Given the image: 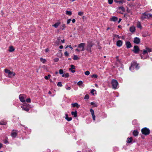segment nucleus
I'll use <instances>...</instances> for the list:
<instances>
[{
    "label": "nucleus",
    "instance_id": "f257e3e1",
    "mask_svg": "<svg viewBox=\"0 0 152 152\" xmlns=\"http://www.w3.org/2000/svg\"><path fill=\"white\" fill-rule=\"evenodd\" d=\"M94 44L91 42H89L88 43L86 46V49L88 52L89 53L91 52V48L93 45Z\"/></svg>",
    "mask_w": 152,
    "mask_h": 152
},
{
    "label": "nucleus",
    "instance_id": "f03ea898",
    "mask_svg": "<svg viewBox=\"0 0 152 152\" xmlns=\"http://www.w3.org/2000/svg\"><path fill=\"white\" fill-rule=\"evenodd\" d=\"M139 64H137V63L135 61L132 62L131 64V66L129 68V69L131 70V69L133 67L135 66L136 69H138L139 68Z\"/></svg>",
    "mask_w": 152,
    "mask_h": 152
},
{
    "label": "nucleus",
    "instance_id": "7ed1b4c3",
    "mask_svg": "<svg viewBox=\"0 0 152 152\" xmlns=\"http://www.w3.org/2000/svg\"><path fill=\"white\" fill-rule=\"evenodd\" d=\"M111 84L113 88L115 89L117 87L118 84L117 81L114 79H113L111 81Z\"/></svg>",
    "mask_w": 152,
    "mask_h": 152
},
{
    "label": "nucleus",
    "instance_id": "20e7f679",
    "mask_svg": "<svg viewBox=\"0 0 152 152\" xmlns=\"http://www.w3.org/2000/svg\"><path fill=\"white\" fill-rule=\"evenodd\" d=\"M140 50L139 47L137 45L134 46V49L132 50V51L136 54L138 53Z\"/></svg>",
    "mask_w": 152,
    "mask_h": 152
},
{
    "label": "nucleus",
    "instance_id": "39448f33",
    "mask_svg": "<svg viewBox=\"0 0 152 152\" xmlns=\"http://www.w3.org/2000/svg\"><path fill=\"white\" fill-rule=\"evenodd\" d=\"M143 134L145 135H148L150 133V130L148 128H143Z\"/></svg>",
    "mask_w": 152,
    "mask_h": 152
},
{
    "label": "nucleus",
    "instance_id": "423d86ee",
    "mask_svg": "<svg viewBox=\"0 0 152 152\" xmlns=\"http://www.w3.org/2000/svg\"><path fill=\"white\" fill-rule=\"evenodd\" d=\"M85 46V43H81L79 44L77 46L78 48H79L81 49L80 50L81 51H83L85 50L84 47Z\"/></svg>",
    "mask_w": 152,
    "mask_h": 152
},
{
    "label": "nucleus",
    "instance_id": "0eeeda50",
    "mask_svg": "<svg viewBox=\"0 0 152 152\" xmlns=\"http://www.w3.org/2000/svg\"><path fill=\"white\" fill-rule=\"evenodd\" d=\"M4 71L6 73H8L9 75H11V74H12L13 76H15V72H11L10 70L7 69H5Z\"/></svg>",
    "mask_w": 152,
    "mask_h": 152
},
{
    "label": "nucleus",
    "instance_id": "6e6552de",
    "mask_svg": "<svg viewBox=\"0 0 152 152\" xmlns=\"http://www.w3.org/2000/svg\"><path fill=\"white\" fill-rule=\"evenodd\" d=\"M11 136L13 137H15L17 136V132L16 130H13L11 134Z\"/></svg>",
    "mask_w": 152,
    "mask_h": 152
},
{
    "label": "nucleus",
    "instance_id": "1a4fd4ad",
    "mask_svg": "<svg viewBox=\"0 0 152 152\" xmlns=\"http://www.w3.org/2000/svg\"><path fill=\"white\" fill-rule=\"evenodd\" d=\"M140 39L139 38L137 37L134 38L133 41L134 43L137 44H139L140 42Z\"/></svg>",
    "mask_w": 152,
    "mask_h": 152
},
{
    "label": "nucleus",
    "instance_id": "9d476101",
    "mask_svg": "<svg viewBox=\"0 0 152 152\" xmlns=\"http://www.w3.org/2000/svg\"><path fill=\"white\" fill-rule=\"evenodd\" d=\"M152 17V15L151 14H146L145 13L143 14V17H144L145 18H149Z\"/></svg>",
    "mask_w": 152,
    "mask_h": 152
},
{
    "label": "nucleus",
    "instance_id": "9b49d317",
    "mask_svg": "<svg viewBox=\"0 0 152 152\" xmlns=\"http://www.w3.org/2000/svg\"><path fill=\"white\" fill-rule=\"evenodd\" d=\"M151 51V50L148 48H146L145 50L143 51V54L147 53L148 52Z\"/></svg>",
    "mask_w": 152,
    "mask_h": 152
},
{
    "label": "nucleus",
    "instance_id": "f8f14e48",
    "mask_svg": "<svg viewBox=\"0 0 152 152\" xmlns=\"http://www.w3.org/2000/svg\"><path fill=\"white\" fill-rule=\"evenodd\" d=\"M126 45L127 48H129L132 47L131 44L129 41L127 42H126Z\"/></svg>",
    "mask_w": 152,
    "mask_h": 152
},
{
    "label": "nucleus",
    "instance_id": "ddd939ff",
    "mask_svg": "<svg viewBox=\"0 0 152 152\" xmlns=\"http://www.w3.org/2000/svg\"><path fill=\"white\" fill-rule=\"evenodd\" d=\"M122 42L121 40H118L116 42V45L117 46L120 47L122 45Z\"/></svg>",
    "mask_w": 152,
    "mask_h": 152
},
{
    "label": "nucleus",
    "instance_id": "4468645a",
    "mask_svg": "<svg viewBox=\"0 0 152 152\" xmlns=\"http://www.w3.org/2000/svg\"><path fill=\"white\" fill-rule=\"evenodd\" d=\"M118 18L117 17L113 16L112 17L110 20L111 21H116L118 20Z\"/></svg>",
    "mask_w": 152,
    "mask_h": 152
},
{
    "label": "nucleus",
    "instance_id": "2eb2a0df",
    "mask_svg": "<svg viewBox=\"0 0 152 152\" xmlns=\"http://www.w3.org/2000/svg\"><path fill=\"white\" fill-rule=\"evenodd\" d=\"M9 51L10 52H13L14 51L15 49L12 46H10L9 47Z\"/></svg>",
    "mask_w": 152,
    "mask_h": 152
},
{
    "label": "nucleus",
    "instance_id": "dca6fc26",
    "mask_svg": "<svg viewBox=\"0 0 152 152\" xmlns=\"http://www.w3.org/2000/svg\"><path fill=\"white\" fill-rule=\"evenodd\" d=\"M21 107L22 108L23 110L26 111L27 112L29 110V108L26 106H21Z\"/></svg>",
    "mask_w": 152,
    "mask_h": 152
},
{
    "label": "nucleus",
    "instance_id": "f3484780",
    "mask_svg": "<svg viewBox=\"0 0 152 152\" xmlns=\"http://www.w3.org/2000/svg\"><path fill=\"white\" fill-rule=\"evenodd\" d=\"M114 1L116 3H118L119 4H121L123 3L124 2V1L123 0H121L120 1H118L117 0H114Z\"/></svg>",
    "mask_w": 152,
    "mask_h": 152
},
{
    "label": "nucleus",
    "instance_id": "a211bd4d",
    "mask_svg": "<svg viewBox=\"0 0 152 152\" xmlns=\"http://www.w3.org/2000/svg\"><path fill=\"white\" fill-rule=\"evenodd\" d=\"M65 116V119L66 120L68 121H69L72 120V117H68V114H66Z\"/></svg>",
    "mask_w": 152,
    "mask_h": 152
},
{
    "label": "nucleus",
    "instance_id": "6ab92c4d",
    "mask_svg": "<svg viewBox=\"0 0 152 152\" xmlns=\"http://www.w3.org/2000/svg\"><path fill=\"white\" fill-rule=\"evenodd\" d=\"M72 105L73 107H76L77 108H78L80 107V105H79L77 103L72 104Z\"/></svg>",
    "mask_w": 152,
    "mask_h": 152
},
{
    "label": "nucleus",
    "instance_id": "aec40b11",
    "mask_svg": "<svg viewBox=\"0 0 152 152\" xmlns=\"http://www.w3.org/2000/svg\"><path fill=\"white\" fill-rule=\"evenodd\" d=\"M139 133L137 131L134 130L133 132V134L134 136H137L138 134Z\"/></svg>",
    "mask_w": 152,
    "mask_h": 152
},
{
    "label": "nucleus",
    "instance_id": "412c9836",
    "mask_svg": "<svg viewBox=\"0 0 152 152\" xmlns=\"http://www.w3.org/2000/svg\"><path fill=\"white\" fill-rule=\"evenodd\" d=\"M60 22H58L55 23L52 26L56 28H57L60 25Z\"/></svg>",
    "mask_w": 152,
    "mask_h": 152
},
{
    "label": "nucleus",
    "instance_id": "4be33fe9",
    "mask_svg": "<svg viewBox=\"0 0 152 152\" xmlns=\"http://www.w3.org/2000/svg\"><path fill=\"white\" fill-rule=\"evenodd\" d=\"M135 30V28L134 26H132L130 28V31L131 32H134Z\"/></svg>",
    "mask_w": 152,
    "mask_h": 152
},
{
    "label": "nucleus",
    "instance_id": "5701e85b",
    "mask_svg": "<svg viewBox=\"0 0 152 152\" xmlns=\"http://www.w3.org/2000/svg\"><path fill=\"white\" fill-rule=\"evenodd\" d=\"M60 39L59 38H58L57 40L56 41L55 43V45L56 46H58L59 44V43L60 42Z\"/></svg>",
    "mask_w": 152,
    "mask_h": 152
},
{
    "label": "nucleus",
    "instance_id": "b1692460",
    "mask_svg": "<svg viewBox=\"0 0 152 152\" xmlns=\"http://www.w3.org/2000/svg\"><path fill=\"white\" fill-rule=\"evenodd\" d=\"M71 114L72 115H74L75 117H76L77 116V112L76 110L75 112L72 111L71 112Z\"/></svg>",
    "mask_w": 152,
    "mask_h": 152
},
{
    "label": "nucleus",
    "instance_id": "393cba45",
    "mask_svg": "<svg viewBox=\"0 0 152 152\" xmlns=\"http://www.w3.org/2000/svg\"><path fill=\"white\" fill-rule=\"evenodd\" d=\"M19 99H20V101L22 102H25V100L24 99V97L21 95H20L19 96Z\"/></svg>",
    "mask_w": 152,
    "mask_h": 152
},
{
    "label": "nucleus",
    "instance_id": "a878e982",
    "mask_svg": "<svg viewBox=\"0 0 152 152\" xmlns=\"http://www.w3.org/2000/svg\"><path fill=\"white\" fill-rule=\"evenodd\" d=\"M127 140V142L128 143H130L132 142L133 139L132 137H130V138H128Z\"/></svg>",
    "mask_w": 152,
    "mask_h": 152
},
{
    "label": "nucleus",
    "instance_id": "bb28decb",
    "mask_svg": "<svg viewBox=\"0 0 152 152\" xmlns=\"http://www.w3.org/2000/svg\"><path fill=\"white\" fill-rule=\"evenodd\" d=\"M71 67L69 69V70L71 71L72 70L75 69V66L73 65H70Z\"/></svg>",
    "mask_w": 152,
    "mask_h": 152
},
{
    "label": "nucleus",
    "instance_id": "cd10ccee",
    "mask_svg": "<svg viewBox=\"0 0 152 152\" xmlns=\"http://www.w3.org/2000/svg\"><path fill=\"white\" fill-rule=\"evenodd\" d=\"M66 15L70 16L72 14V12L71 11H68V10H66Z\"/></svg>",
    "mask_w": 152,
    "mask_h": 152
},
{
    "label": "nucleus",
    "instance_id": "c85d7f7f",
    "mask_svg": "<svg viewBox=\"0 0 152 152\" xmlns=\"http://www.w3.org/2000/svg\"><path fill=\"white\" fill-rule=\"evenodd\" d=\"M7 122L6 121H1L0 122V125H6L7 124Z\"/></svg>",
    "mask_w": 152,
    "mask_h": 152
},
{
    "label": "nucleus",
    "instance_id": "c756f323",
    "mask_svg": "<svg viewBox=\"0 0 152 152\" xmlns=\"http://www.w3.org/2000/svg\"><path fill=\"white\" fill-rule=\"evenodd\" d=\"M66 28V26H65V25L64 24H63L60 27V28L62 29V30H64L65 28Z\"/></svg>",
    "mask_w": 152,
    "mask_h": 152
},
{
    "label": "nucleus",
    "instance_id": "7c9ffc66",
    "mask_svg": "<svg viewBox=\"0 0 152 152\" xmlns=\"http://www.w3.org/2000/svg\"><path fill=\"white\" fill-rule=\"evenodd\" d=\"M69 76L68 73H66L65 74H63L62 75V77H68Z\"/></svg>",
    "mask_w": 152,
    "mask_h": 152
},
{
    "label": "nucleus",
    "instance_id": "2f4dec72",
    "mask_svg": "<svg viewBox=\"0 0 152 152\" xmlns=\"http://www.w3.org/2000/svg\"><path fill=\"white\" fill-rule=\"evenodd\" d=\"M137 26L138 28H140L141 29L142 26L141 25L140 22H137Z\"/></svg>",
    "mask_w": 152,
    "mask_h": 152
},
{
    "label": "nucleus",
    "instance_id": "473e14b6",
    "mask_svg": "<svg viewBox=\"0 0 152 152\" xmlns=\"http://www.w3.org/2000/svg\"><path fill=\"white\" fill-rule=\"evenodd\" d=\"M40 61L43 63H45L46 61V60L45 59H43L42 58H40Z\"/></svg>",
    "mask_w": 152,
    "mask_h": 152
},
{
    "label": "nucleus",
    "instance_id": "72a5a7b5",
    "mask_svg": "<svg viewBox=\"0 0 152 152\" xmlns=\"http://www.w3.org/2000/svg\"><path fill=\"white\" fill-rule=\"evenodd\" d=\"M73 59L74 60H77L79 59L80 58L78 57L76 55H74V56Z\"/></svg>",
    "mask_w": 152,
    "mask_h": 152
},
{
    "label": "nucleus",
    "instance_id": "f704fd0d",
    "mask_svg": "<svg viewBox=\"0 0 152 152\" xmlns=\"http://www.w3.org/2000/svg\"><path fill=\"white\" fill-rule=\"evenodd\" d=\"M57 85L58 86L61 87L62 86L61 82H58L57 84Z\"/></svg>",
    "mask_w": 152,
    "mask_h": 152
},
{
    "label": "nucleus",
    "instance_id": "c9c22d12",
    "mask_svg": "<svg viewBox=\"0 0 152 152\" xmlns=\"http://www.w3.org/2000/svg\"><path fill=\"white\" fill-rule=\"evenodd\" d=\"M119 9L121 10L122 11H125V9L124 7H120L118 8Z\"/></svg>",
    "mask_w": 152,
    "mask_h": 152
},
{
    "label": "nucleus",
    "instance_id": "e433bc0d",
    "mask_svg": "<svg viewBox=\"0 0 152 152\" xmlns=\"http://www.w3.org/2000/svg\"><path fill=\"white\" fill-rule=\"evenodd\" d=\"M83 82L81 81H80L77 83V84L78 86H80L82 85L83 84Z\"/></svg>",
    "mask_w": 152,
    "mask_h": 152
},
{
    "label": "nucleus",
    "instance_id": "4c0bfd02",
    "mask_svg": "<svg viewBox=\"0 0 152 152\" xmlns=\"http://www.w3.org/2000/svg\"><path fill=\"white\" fill-rule=\"evenodd\" d=\"M50 76H51L50 75H48V76H45V78L46 80H48V79H49L50 78Z\"/></svg>",
    "mask_w": 152,
    "mask_h": 152
},
{
    "label": "nucleus",
    "instance_id": "58836bf2",
    "mask_svg": "<svg viewBox=\"0 0 152 152\" xmlns=\"http://www.w3.org/2000/svg\"><path fill=\"white\" fill-rule=\"evenodd\" d=\"M78 14L79 15L82 16L83 14V12H78Z\"/></svg>",
    "mask_w": 152,
    "mask_h": 152
},
{
    "label": "nucleus",
    "instance_id": "ea45409f",
    "mask_svg": "<svg viewBox=\"0 0 152 152\" xmlns=\"http://www.w3.org/2000/svg\"><path fill=\"white\" fill-rule=\"evenodd\" d=\"M90 111L92 115H94V110L93 109H91L90 110Z\"/></svg>",
    "mask_w": 152,
    "mask_h": 152
},
{
    "label": "nucleus",
    "instance_id": "a19ab883",
    "mask_svg": "<svg viewBox=\"0 0 152 152\" xmlns=\"http://www.w3.org/2000/svg\"><path fill=\"white\" fill-rule=\"evenodd\" d=\"M89 98V96L88 94H86L84 97L85 99H88Z\"/></svg>",
    "mask_w": 152,
    "mask_h": 152
},
{
    "label": "nucleus",
    "instance_id": "79ce46f5",
    "mask_svg": "<svg viewBox=\"0 0 152 152\" xmlns=\"http://www.w3.org/2000/svg\"><path fill=\"white\" fill-rule=\"evenodd\" d=\"M65 56L67 57L69 56V53L67 51H65L64 53Z\"/></svg>",
    "mask_w": 152,
    "mask_h": 152
},
{
    "label": "nucleus",
    "instance_id": "37998d69",
    "mask_svg": "<svg viewBox=\"0 0 152 152\" xmlns=\"http://www.w3.org/2000/svg\"><path fill=\"white\" fill-rule=\"evenodd\" d=\"M59 73L60 74H62L64 73L63 70L62 69H60L59 70Z\"/></svg>",
    "mask_w": 152,
    "mask_h": 152
},
{
    "label": "nucleus",
    "instance_id": "c03bdc74",
    "mask_svg": "<svg viewBox=\"0 0 152 152\" xmlns=\"http://www.w3.org/2000/svg\"><path fill=\"white\" fill-rule=\"evenodd\" d=\"M91 77H94L95 78H97L98 77L97 75L96 74H93Z\"/></svg>",
    "mask_w": 152,
    "mask_h": 152
},
{
    "label": "nucleus",
    "instance_id": "a18cd8bd",
    "mask_svg": "<svg viewBox=\"0 0 152 152\" xmlns=\"http://www.w3.org/2000/svg\"><path fill=\"white\" fill-rule=\"evenodd\" d=\"M85 74L86 75H89L90 72L89 71H87L85 72Z\"/></svg>",
    "mask_w": 152,
    "mask_h": 152
},
{
    "label": "nucleus",
    "instance_id": "49530a36",
    "mask_svg": "<svg viewBox=\"0 0 152 152\" xmlns=\"http://www.w3.org/2000/svg\"><path fill=\"white\" fill-rule=\"evenodd\" d=\"M59 60V58H56L54 59V61L55 62H57Z\"/></svg>",
    "mask_w": 152,
    "mask_h": 152
},
{
    "label": "nucleus",
    "instance_id": "de8ad7c7",
    "mask_svg": "<svg viewBox=\"0 0 152 152\" xmlns=\"http://www.w3.org/2000/svg\"><path fill=\"white\" fill-rule=\"evenodd\" d=\"M113 1V0H108V2L109 4H111Z\"/></svg>",
    "mask_w": 152,
    "mask_h": 152
},
{
    "label": "nucleus",
    "instance_id": "09e8293b",
    "mask_svg": "<svg viewBox=\"0 0 152 152\" xmlns=\"http://www.w3.org/2000/svg\"><path fill=\"white\" fill-rule=\"evenodd\" d=\"M26 101L27 102H31V100L30 98H28L26 99Z\"/></svg>",
    "mask_w": 152,
    "mask_h": 152
},
{
    "label": "nucleus",
    "instance_id": "8fccbe9b",
    "mask_svg": "<svg viewBox=\"0 0 152 152\" xmlns=\"http://www.w3.org/2000/svg\"><path fill=\"white\" fill-rule=\"evenodd\" d=\"M71 20L70 19H68L67 21V24H69L70 22L71 21Z\"/></svg>",
    "mask_w": 152,
    "mask_h": 152
},
{
    "label": "nucleus",
    "instance_id": "3c124183",
    "mask_svg": "<svg viewBox=\"0 0 152 152\" xmlns=\"http://www.w3.org/2000/svg\"><path fill=\"white\" fill-rule=\"evenodd\" d=\"M95 91V90L94 89H92L91 91V93L93 95L94 94V92Z\"/></svg>",
    "mask_w": 152,
    "mask_h": 152
},
{
    "label": "nucleus",
    "instance_id": "603ef678",
    "mask_svg": "<svg viewBox=\"0 0 152 152\" xmlns=\"http://www.w3.org/2000/svg\"><path fill=\"white\" fill-rule=\"evenodd\" d=\"M118 58V56H116V58L117 59V61L120 62V60Z\"/></svg>",
    "mask_w": 152,
    "mask_h": 152
},
{
    "label": "nucleus",
    "instance_id": "864d4df0",
    "mask_svg": "<svg viewBox=\"0 0 152 152\" xmlns=\"http://www.w3.org/2000/svg\"><path fill=\"white\" fill-rule=\"evenodd\" d=\"M114 37H117L119 39L120 38V37L118 35H116V34H114Z\"/></svg>",
    "mask_w": 152,
    "mask_h": 152
},
{
    "label": "nucleus",
    "instance_id": "5fc2aeb1",
    "mask_svg": "<svg viewBox=\"0 0 152 152\" xmlns=\"http://www.w3.org/2000/svg\"><path fill=\"white\" fill-rule=\"evenodd\" d=\"M69 47V48H70L72 50L73 49V48L71 46V45H67L66 46V48Z\"/></svg>",
    "mask_w": 152,
    "mask_h": 152
},
{
    "label": "nucleus",
    "instance_id": "6e6d98bb",
    "mask_svg": "<svg viewBox=\"0 0 152 152\" xmlns=\"http://www.w3.org/2000/svg\"><path fill=\"white\" fill-rule=\"evenodd\" d=\"M92 117H93V119L94 121H95V115H92Z\"/></svg>",
    "mask_w": 152,
    "mask_h": 152
},
{
    "label": "nucleus",
    "instance_id": "4d7b16f0",
    "mask_svg": "<svg viewBox=\"0 0 152 152\" xmlns=\"http://www.w3.org/2000/svg\"><path fill=\"white\" fill-rule=\"evenodd\" d=\"M98 49H100V50L101 49V48H102V47L101 46H100V45H99V43H98Z\"/></svg>",
    "mask_w": 152,
    "mask_h": 152
},
{
    "label": "nucleus",
    "instance_id": "13d9d810",
    "mask_svg": "<svg viewBox=\"0 0 152 152\" xmlns=\"http://www.w3.org/2000/svg\"><path fill=\"white\" fill-rule=\"evenodd\" d=\"M127 11L128 13H129L131 12V11L130 10H129L128 8L127 9Z\"/></svg>",
    "mask_w": 152,
    "mask_h": 152
},
{
    "label": "nucleus",
    "instance_id": "bf43d9fd",
    "mask_svg": "<svg viewBox=\"0 0 152 152\" xmlns=\"http://www.w3.org/2000/svg\"><path fill=\"white\" fill-rule=\"evenodd\" d=\"M9 75L8 76L9 77H12L13 76L12 75V74H11V75Z\"/></svg>",
    "mask_w": 152,
    "mask_h": 152
},
{
    "label": "nucleus",
    "instance_id": "052dcab7",
    "mask_svg": "<svg viewBox=\"0 0 152 152\" xmlns=\"http://www.w3.org/2000/svg\"><path fill=\"white\" fill-rule=\"evenodd\" d=\"M72 21L73 23H74L75 22V19H72Z\"/></svg>",
    "mask_w": 152,
    "mask_h": 152
},
{
    "label": "nucleus",
    "instance_id": "680f3d73",
    "mask_svg": "<svg viewBox=\"0 0 152 152\" xmlns=\"http://www.w3.org/2000/svg\"><path fill=\"white\" fill-rule=\"evenodd\" d=\"M75 50L77 51L78 52H80V51H81L80 50H79L77 48Z\"/></svg>",
    "mask_w": 152,
    "mask_h": 152
},
{
    "label": "nucleus",
    "instance_id": "e2e57ef3",
    "mask_svg": "<svg viewBox=\"0 0 152 152\" xmlns=\"http://www.w3.org/2000/svg\"><path fill=\"white\" fill-rule=\"evenodd\" d=\"M95 103L94 102H91V104L92 105H93Z\"/></svg>",
    "mask_w": 152,
    "mask_h": 152
},
{
    "label": "nucleus",
    "instance_id": "0e129e2a",
    "mask_svg": "<svg viewBox=\"0 0 152 152\" xmlns=\"http://www.w3.org/2000/svg\"><path fill=\"white\" fill-rule=\"evenodd\" d=\"M63 48V45H61L60 46L59 48L61 49H62Z\"/></svg>",
    "mask_w": 152,
    "mask_h": 152
},
{
    "label": "nucleus",
    "instance_id": "69168bd1",
    "mask_svg": "<svg viewBox=\"0 0 152 152\" xmlns=\"http://www.w3.org/2000/svg\"><path fill=\"white\" fill-rule=\"evenodd\" d=\"M67 90H70L71 89V88L70 87H68L67 88H66Z\"/></svg>",
    "mask_w": 152,
    "mask_h": 152
},
{
    "label": "nucleus",
    "instance_id": "338daca9",
    "mask_svg": "<svg viewBox=\"0 0 152 152\" xmlns=\"http://www.w3.org/2000/svg\"><path fill=\"white\" fill-rule=\"evenodd\" d=\"M48 51H49V50L48 48L46 49L45 50V51L46 52H47Z\"/></svg>",
    "mask_w": 152,
    "mask_h": 152
},
{
    "label": "nucleus",
    "instance_id": "774afa93",
    "mask_svg": "<svg viewBox=\"0 0 152 152\" xmlns=\"http://www.w3.org/2000/svg\"><path fill=\"white\" fill-rule=\"evenodd\" d=\"M121 18H119V20L118 21V23H119L121 22Z\"/></svg>",
    "mask_w": 152,
    "mask_h": 152
}]
</instances>
